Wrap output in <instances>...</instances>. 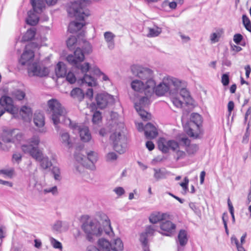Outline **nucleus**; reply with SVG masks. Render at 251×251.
<instances>
[{
    "mask_svg": "<svg viewBox=\"0 0 251 251\" xmlns=\"http://www.w3.org/2000/svg\"><path fill=\"white\" fill-rule=\"evenodd\" d=\"M74 157L75 160L80 164H82L83 165V163L84 162H86V157L79 151H75L74 154Z\"/></svg>",
    "mask_w": 251,
    "mask_h": 251,
    "instance_id": "nucleus-45",
    "label": "nucleus"
},
{
    "mask_svg": "<svg viewBox=\"0 0 251 251\" xmlns=\"http://www.w3.org/2000/svg\"><path fill=\"white\" fill-rule=\"evenodd\" d=\"M243 39V36L240 34H236L234 35L233 41L237 44H239Z\"/></svg>",
    "mask_w": 251,
    "mask_h": 251,
    "instance_id": "nucleus-63",
    "label": "nucleus"
},
{
    "mask_svg": "<svg viewBox=\"0 0 251 251\" xmlns=\"http://www.w3.org/2000/svg\"><path fill=\"white\" fill-rule=\"evenodd\" d=\"M85 167L86 166L85 165H83L82 164H80L79 165H75V170L76 171V173H77L79 174H82L84 173L85 172Z\"/></svg>",
    "mask_w": 251,
    "mask_h": 251,
    "instance_id": "nucleus-59",
    "label": "nucleus"
},
{
    "mask_svg": "<svg viewBox=\"0 0 251 251\" xmlns=\"http://www.w3.org/2000/svg\"><path fill=\"white\" fill-rule=\"evenodd\" d=\"M23 155L19 152H15L12 156L11 161L13 163L19 164L22 161Z\"/></svg>",
    "mask_w": 251,
    "mask_h": 251,
    "instance_id": "nucleus-44",
    "label": "nucleus"
},
{
    "mask_svg": "<svg viewBox=\"0 0 251 251\" xmlns=\"http://www.w3.org/2000/svg\"><path fill=\"white\" fill-rule=\"evenodd\" d=\"M153 171L154 172V177L156 180L164 178L165 177V172L162 171L161 169H154Z\"/></svg>",
    "mask_w": 251,
    "mask_h": 251,
    "instance_id": "nucleus-43",
    "label": "nucleus"
},
{
    "mask_svg": "<svg viewBox=\"0 0 251 251\" xmlns=\"http://www.w3.org/2000/svg\"><path fill=\"white\" fill-rule=\"evenodd\" d=\"M83 50L77 48L74 51V54L69 55L67 57V61L76 68L78 69L82 73H86L90 69V65L88 63L81 64L84 59V53L90 54L92 52L91 45L87 41L84 42Z\"/></svg>",
    "mask_w": 251,
    "mask_h": 251,
    "instance_id": "nucleus-5",
    "label": "nucleus"
},
{
    "mask_svg": "<svg viewBox=\"0 0 251 251\" xmlns=\"http://www.w3.org/2000/svg\"><path fill=\"white\" fill-rule=\"evenodd\" d=\"M155 226H149L146 228L145 234L147 235H152L155 231Z\"/></svg>",
    "mask_w": 251,
    "mask_h": 251,
    "instance_id": "nucleus-56",
    "label": "nucleus"
},
{
    "mask_svg": "<svg viewBox=\"0 0 251 251\" xmlns=\"http://www.w3.org/2000/svg\"><path fill=\"white\" fill-rule=\"evenodd\" d=\"M55 72L58 77L65 76L67 74V69L65 64L62 62H58L56 66Z\"/></svg>",
    "mask_w": 251,
    "mask_h": 251,
    "instance_id": "nucleus-23",
    "label": "nucleus"
},
{
    "mask_svg": "<svg viewBox=\"0 0 251 251\" xmlns=\"http://www.w3.org/2000/svg\"><path fill=\"white\" fill-rule=\"evenodd\" d=\"M48 110L51 114V118L57 130L58 129V124L63 122L66 126L77 130L79 133L81 140L84 142H88L91 139V134L87 126H78L73 123L70 118L66 116L67 111L56 99H51L48 101Z\"/></svg>",
    "mask_w": 251,
    "mask_h": 251,
    "instance_id": "nucleus-1",
    "label": "nucleus"
},
{
    "mask_svg": "<svg viewBox=\"0 0 251 251\" xmlns=\"http://www.w3.org/2000/svg\"><path fill=\"white\" fill-rule=\"evenodd\" d=\"M147 30L148 32L146 36L150 38L157 37L162 32V28L157 26H154L152 27H148Z\"/></svg>",
    "mask_w": 251,
    "mask_h": 251,
    "instance_id": "nucleus-25",
    "label": "nucleus"
},
{
    "mask_svg": "<svg viewBox=\"0 0 251 251\" xmlns=\"http://www.w3.org/2000/svg\"><path fill=\"white\" fill-rule=\"evenodd\" d=\"M67 80L70 83L73 84L76 81V78L75 75L72 72H69L66 75Z\"/></svg>",
    "mask_w": 251,
    "mask_h": 251,
    "instance_id": "nucleus-55",
    "label": "nucleus"
},
{
    "mask_svg": "<svg viewBox=\"0 0 251 251\" xmlns=\"http://www.w3.org/2000/svg\"><path fill=\"white\" fill-rule=\"evenodd\" d=\"M199 147L196 144H190L187 146L186 151L189 155L195 154L198 150Z\"/></svg>",
    "mask_w": 251,
    "mask_h": 251,
    "instance_id": "nucleus-41",
    "label": "nucleus"
},
{
    "mask_svg": "<svg viewBox=\"0 0 251 251\" xmlns=\"http://www.w3.org/2000/svg\"><path fill=\"white\" fill-rule=\"evenodd\" d=\"M14 143L21 141L23 138V134L19 130L13 129Z\"/></svg>",
    "mask_w": 251,
    "mask_h": 251,
    "instance_id": "nucleus-42",
    "label": "nucleus"
},
{
    "mask_svg": "<svg viewBox=\"0 0 251 251\" xmlns=\"http://www.w3.org/2000/svg\"><path fill=\"white\" fill-rule=\"evenodd\" d=\"M87 158L86 157V162L83 163V165L86 168L94 170L95 169V164L98 160V154L97 152L90 151L86 152Z\"/></svg>",
    "mask_w": 251,
    "mask_h": 251,
    "instance_id": "nucleus-17",
    "label": "nucleus"
},
{
    "mask_svg": "<svg viewBox=\"0 0 251 251\" xmlns=\"http://www.w3.org/2000/svg\"><path fill=\"white\" fill-rule=\"evenodd\" d=\"M201 123L202 118L201 116L198 113H192L191 115L189 127L186 131L187 134L190 137L197 138L198 136V133L193 128L198 130Z\"/></svg>",
    "mask_w": 251,
    "mask_h": 251,
    "instance_id": "nucleus-10",
    "label": "nucleus"
},
{
    "mask_svg": "<svg viewBox=\"0 0 251 251\" xmlns=\"http://www.w3.org/2000/svg\"><path fill=\"white\" fill-rule=\"evenodd\" d=\"M33 9L37 13H41L45 7L43 0H30Z\"/></svg>",
    "mask_w": 251,
    "mask_h": 251,
    "instance_id": "nucleus-24",
    "label": "nucleus"
},
{
    "mask_svg": "<svg viewBox=\"0 0 251 251\" xmlns=\"http://www.w3.org/2000/svg\"><path fill=\"white\" fill-rule=\"evenodd\" d=\"M82 229L86 235L87 239L92 242L95 237L100 236L103 233L110 236H113L110 220L103 213H99L96 218L87 220L82 226Z\"/></svg>",
    "mask_w": 251,
    "mask_h": 251,
    "instance_id": "nucleus-2",
    "label": "nucleus"
},
{
    "mask_svg": "<svg viewBox=\"0 0 251 251\" xmlns=\"http://www.w3.org/2000/svg\"><path fill=\"white\" fill-rule=\"evenodd\" d=\"M35 28L34 27L30 28L29 29L27 30L23 36V40L24 41H29L32 40L35 36Z\"/></svg>",
    "mask_w": 251,
    "mask_h": 251,
    "instance_id": "nucleus-38",
    "label": "nucleus"
},
{
    "mask_svg": "<svg viewBox=\"0 0 251 251\" xmlns=\"http://www.w3.org/2000/svg\"><path fill=\"white\" fill-rule=\"evenodd\" d=\"M140 241L142 243L143 248L147 247V235L145 233H142L140 235Z\"/></svg>",
    "mask_w": 251,
    "mask_h": 251,
    "instance_id": "nucleus-60",
    "label": "nucleus"
},
{
    "mask_svg": "<svg viewBox=\"0 0 251 251\" xmlns=\"http://www.w3.org/2000/svg\"><path fill=\"white\" fill-rule=\"evenodd\" d=\"M123 249L124 245L122 241L120 239L117 238L114 240L111 250L114 251H123Z\"/></svg>",
    "mask_w": 251,
    "mask_h": 251,
    "instance_id": "nucleus-35",
    "label": "nucleus"
},
{
    "mask_svg": "<svg viewBox=\"0 0 251 251\" xmlns=\"http://www.w3.org/2000/svg\"><path fill=\"white\" fill-rule=\"evenodd\" d=\"M77 39L75 36H71L67 40V45L68 48L72 49L74 46L76 44Z\"/></svg>",
    "mask_w": 251,
    "mask_h": 251,
    "instance_id": "nucleus-49",
    "label": "nucleus"
},
{
    "mask_svg": "<svg viewBox=\"0 0 251 251\" xmlns=\"http://www.w3.org/2000/svg\"><path fill=\"white\" fill-rule=\"evenodd\" d=\"M11 95L16 100H23L25 97V93L24 91L16 89L13 90Z\"/></svg>",
    "mask_w": 251,
    "mask_h": 251,
    "instance_id": "nucleus-34",
    "label": "nucleus"
},
{
    "mask_svg": "<svg viewBox=\"0 0 251 251\" xmlns=\"http://www.w3.org/2000/svg\"><path fill=\"white\" fill-rule=\"evenodd\" d=\"M71 96L74 99L78 101L82 100L84 97V94L82 90L79 88L73 89L71 92Z\"/></svg>",
    "mask_w": 251,
    "mask_h": 251,
    "instance_id": "nucleus-29",
    "label": "nucleus"
},
{
    "mask_svg": "<svg viewBox=\"0 0 251 251\" xmlns=\"http://www.w3.org/2000/svg\"><path fill=\"white\" fill-rule=\"evenodd\" d=\"M131 70L133 75L148 83V89L151 90L152 88H155V82L153 79L152 70L136 65L132 66Z\"/></svg>",
    "mask_w": 251,
    "mask_h": 251,
    "instance_id": "nucleus-6",
    "label": "nucleus"
},
{
    "mask_svg": "<svg viewBox=\"0 0 251 251\" xmlns=\"http://www.w3.org/2000/svg\"><path fill=\"white\" fill-rule=\"evenodd\" d=\"M13 129L9 130L3 133L2 140L5 143H14Z\"/></svg>",
    "mask_w": 251,
    "mask_h": 251,
    "instance_id": "nucleus-30",
    "label": "nucleus"
},
{
    "mask_svg": "<svg viewBox=\"0 0 251 251\" xmlns=\"http://www.w3.org/2000/svg\"><path fill=\"white\" fill-rule=\"evenodd\" d=\"M144 131L146 137L149 139H153L158 135L156 128L150 123L145 126Z\"/></svg>",
    "mask_w": 251,
    "mask_h": 251,
    "instance_id": "nucleus-20",
    "label": "nucleus"
},
{
    "mask_svg": "<svg viewBox=\"0 0 251 251\" xmlns=\"http://www.w3.org/2000/svg\"><path fill=\"white\" fill-rule=\"evenodd\" d=\"M167 215L159 212H154L149 217V221L152 224H156L165 219Z\"/></svg>",
    "mask_w": 251,
    "mask_h": 251,
    "instance_id": "nucleus-21",
    "label": "nucleus"
},
{
    "mask_svg": "<svg viewBox=\"0 0 251 251\" xmlns=\"http://www.w3.org/2000/svg\"><path fill=\"white\" fill-rule=\"evenodd\" d=\"M43 192L45 194L50 193L53 195H56L58 194L57 187V186H54L52 187L44 189L43 190Z\"/></svg>",
    "mask_w": 251,
    "mask_h": 251,
    "instance_id": "nucleus-53",
    "label": "nucleus"
},
{
    "mask_svg": "<svg viewBox=\"0 0 251 251\" xmlns=\"http://www.w3.org/2000/svg\"><path fill=\"white\" fill-rule=\"evenodd\" d=\"M97 104L99 108L102 109L110 103L114 102V98L113 96L108 94H98L96 98Z\"/></svg>",
    "mask_w": 251,
    "mask_h": 251,
    "instance_id": "nucleus-15",
    "label": "nucleus"
},
{
    "mask_svg": "<svg viewBox=\"0 0 251 251\" xmlns=\"http://www.w3.org/2000/svg\"><path fill=\"white\" fill-rule=\"evenodd\" d=\"M62 226V222L60 221H56L52 226L54 230L60 232Z\"/></svg>",
    "mask_w": 251,
    "mask_h": 251,
    "instance_id": "nucleus-58",
    "label": "nucleus"
},
{
    "mask_svg": "<svg viewBox=\"0 0 251 251\" xmlns=\"http://www.w3.org/2000/svg\"><path fill=\"white\" fill-rule=\"evenodd\" d=\"M33 123L38 128V131L41 133L47 132L46 128L44 127L45 122L44 115L40 112H36L34 115Z\"/></svg>",
    "mask_w": 251,
    "mask_h": 251,
    "instance_id": "nucleus-16",
    "label": "nucleus"
},
{
    "mask_svg": "<svg viewBox=\"0 0 251 251\" xmlns=\"http://www.w3.org/2000/svg\"><path fill=\"white\" fill-rule=\"evenodd\" d=\"M135 108L143 120H148L151 118V115L143 109V107H141V106L139 105L137 103H135Z\"/></svg>",
    "mask_w": 251,
    "mask_h": 251,
    "instance_id": "nucleus-28",
    "label": "nucleus"
},
{
    "mask_svg": "<svg viewBox=\"0 0 251 251\" xmlns=\"http://www.w3.org/2000/svg\"><path fill=\"white\" fill-rule=\"evenodd\" d=\"M171 100L173 104L177 108H181L183 102L179 99L178 96L176 94H171Z\"/></svg>",
    "mask_w": 251,
    "mask_h": 251,
    "instance_id": "nucleus-36",
    "label": "nucleus"
},
{
    "mask_svg": "<svg viewBox=\"0 0 251 251\" xmlns=\"http://www.w3.org/2000/svg\"><path fill=\"white\" fill-rule=\"evenodd\" d=\"M231 242L232 244H234L236 245L238 251H246L242 245L240 244L237 238L234 235L231 237Z\"/></svg>",
    "mask_w": 251,
    "mask_h": 251,
    "instance_id": "nucleus-46",
    "label": "nucleus"
},
{
    "mask_svg": "<svg viewBox=\"0 0 251 251\" xmlns=\"http://www.w3.org/2000/svg\"><path fill=\"white\" fill-rule=\"evenodd\" d=\"M37 47V45L34 43H31L25 46L24 51L21 55L19 59V63L23 66H27V68L33 63L34 58V51L31 48Z\"/></svg>",
    "mask_w": 251,
    "mask_h": 251,
    "instance_id": "nucleus-9",
    "label": "nucleus"
},
{
    "mask_svg": "<svg viewBox=\"0 0 251 251\" xmlns=\"http://www.w3.org/2000/svg\"><path fill=\"white\" fill-rule=\"evenodd\" d=\"M229 76L227 74H223L222 76V82L224 86H226L229 83Z\"/></svg>",
    "mask_w": 251,
    "mask_h": 251,
    "instance_id": "nucleus-61",
    "label": "nucleus"
},
{
    "mask_svg": "<svg viewBox=\"0 0 251 251\" xmlns=\"http://www.w3.org/2000/svg\"><path fill=\"white\" fill-rule=\"evenodd\" d=\"M178 83L177 85H175L174 87L173 94H176L177 96L180 95L184 100H187L190 98V93L186 88V83L177 79Z\"/></svg>",
    "mask_w": 251,
    "mask_h": 251,
    "instance_id": "nucleus-13",
    "label": "nucleus"
},
{
    "mask_svg": "<svg viewBox=\"0 0 251 251\" xmlns=\"http://www.w3.org/2000/svg\"><path fill=\"white\" fill-rule=\"evenodd\" d=\"M117 155L114 152H110L108 153L105 156L106 160L108 162H112L117 159Z\"/></svg>",
    "mask_w": 251,
    "mask_h": 251,
    "instance_id": "nucleus-52",
    "label": "nucleus"
},
{
    "mask_svg": "<svg viewBox=\"0 0 251 251\" xmlns=\"http://www.w3.org/2000/svg\"><path fill=\"white\" fill-rule=\"evenodd\" d=\"M98 244L99 248L102 251H110L112 248V244L108 240L103 238L100 239Z\"/></svg>",
    "mask_w": 251,
    "mask_h": 251,
    "instance_id": "nucleus-27",
    "label": "nucleus"
},
{
    "mask_svg": "<svg viewBox=\"0 0 251 251\" xmlns=\"http://www.w3.org/2000/svg\"><path fill=\"white\" fill-rule=\"evenodd\" d=\"M50 69L42 62L35 61L27 68V72L29 76L45 77L49 75Z\"/></svg>",
    "mask_w": 251,
    "mask_h": 251,
    "instance_id": "nucleus-8",
    "label": "nucleus"
},
{
    "mask_svg": "<svg viewBox=\"0 0 251 251\" xmlns=\"http://www.w3.org/2000/svg\"><path fill=\"white\" fill-rule=\"evenodd\" d=\"M15 170L13 168L9 169H3L0 170V175H2L4 177L12 178L14 174Z\"/></svg>",
    "mask_w": 251,
    "mask_h": 251,
    "instance_id": "nucleus-39",
    "label": "nucleus"
},
{
    "mask_svg": "<svg viewBox=\"0 0 251 251\" xmlns=\"http://www.w3.org/2000/svg\"><path fill=\"white\" fill-rule=\"evenodd\" d=\"M158 147L164 153L168 152L169 150L175 151L179 148L178 143L174 140L159 141L158 142Z\"/></svg>",
    "mask_w": 251,
    "mask_h": 251,
    "instance_id": "nucleus-14",
    "label": "nucleus"
},
{
    "mask_svg": "<svg viewBox=\"0 0 251 251\" xmlns=\"http://www.w3.org/2000/svg\"><path fill=\"white\" fill-rule=\"evenodd\" d=\"M80 80L82 83L87 84L88 86H93L96 85L95 79L92 76L87 74H84Z\"/></svg>",
    "mask_w": 251,
    "mask_h": 251,
    "instance_id": "nucleus-32",
    "label": "nucleus"
},
{
    "mask_svg": "<svg viewBox=\"0 0 251 251\" xmlns=\"http://www.w3.org/2000/svg\"><path fill=\"white\" fill-rule=\"evenodd\" d=\"M148 83H145L142 80L134 79L131 82V87L132 89L136 92L139 93H144L145 95H151L154 93V88L151 90L148 89Z\"/></svg>",
    "mask_w": 251,
    "mask_h": 251,
    "instance_id": "nucleus-11",
    "label": "nucleus"
},
{
    "mask_svg": "<svg viewBox=\"0 0 251 251\" xmlns=\"http://www.w3.org/2000/svg\"><path fill=\"white\" fill-rule=\"evenodd\" d=\"M29 144H23L22 146H31L32 147H38L40 142V139L38 136L33 135L28 140Z\"/></svg>",
    "mask_w": 251,
    "mask_h": 251,
    "instance_id": "nucleus-37",
    "label": "nucleus"
},
{
    "mask_svg": "<svg viewBox=\"0 0 251 251\" xmlns=\"http://www.w3.org/2000/svg\"><path fill=\"white\" fill-rule=\"evenodd\" d=\"M104 38L107 43L108 48L112 50L114 48V38L115 35L110 31H106L104 33Z\"/></svg>",
    "mask_w": 251,
    "mask_h": 251,
    "instance_id": "nucleus-22",
    "label": "nucleus"
},
{
    "mask_svg": "<svg viewBox=\"0 0 251 251\" xmlns=\"http://www.w3.org/2000/svg\"><path fill=\"white\" fill-rule=\"evenodd\" d=\"M146 97H143L139 100V102L137 103L139 105H140L141 107H145L148 105L150 103V100L149 99V97L151 95H146Z\"/></svg>",
    "mask_w": 251,
    "mask_h": 251,
    "instance_id": "nucleus-48",
    "label": "nucleus"
},
{
    "mask_svg": "<svg viewBox=\"0 0 251 251\" xmlns=\"http://www.w3.org/2000/svg\"><path fill=\"white\" fill-rule=\"evenodd\" d=\"M114 192H115V193L117 195H118L119 196H122L125 192V190L124 189V188L123 187H118L115 188L114 189Z\"/></svg>",
    "mask_w": 251,
    "mask_h": 251,
    "instance_id": "nucleus-64",
    "label": "nucleus"
},
{
    "mask_svg": "<svg viewBox=\"0 0 251 251\" xmlns=\"http://www.w3.org/2000/svg\"><path fill=\"white\" fill-rule=\"evenodd\" d=\"M91 3L89 0H74L69 4L67 10L69 15L75 17L76 20L71 22L68 26V30L75 33L81 29L85 25V19L90 15L89 10L86 7Z\"/></svg>",
    "mask_w": 251,
    "mask_h": 251,
    "instance_id": "nucleus-3",
    "label": "nucleus"
},
{
    "mask_svg": "<svg viewBox=\"0 0 251 251\" xmlns=\"http://www.w3.org/2000/svg\"><path fill=\"white\" fill-rule=\"evenodd\" d=\"M35 11H29L28 12V18L26 19L27 24L31 25H36L39 21V17L35 14Z\"/></svg>",
    "mask_w": 251,
    "mask_h": 251,
    "instance_id": "nucleus-26",
    "label": "nucleus"
},
{
    "mask_svg": "<svg viewBox=\"0 0 251 251\" xmlns=\"http://www.w3.org/2000/svg\"><path fill=\"white\" fill-rule=\"evenodd\" d=\"M39 162L40 167L43 170H47L52 166L51 162L47 156H44Z\"/></svg>",
    "mask_w": 251,
    "mask_h": 251,
    "instance_id": "nucleus-33",
    "label": "nucleus"
},
{
    "mask_svg": "<svg viewBox=\"0 0 251 251\" xmlns=\"http://www.w3.org/2000/svg\"><path fill=\"white\" fill-rule=\"evenodd\" d=\"M243 23L246 29L250 32H251V23L249 18L246 15L242 16Z\"/></svg>",
    "mask_w": 251,
    "mask_h": 251,
    "instance_id": "nucleus-47",
    "label": "nucleus"
},
{
    "mask_svg": "<svg viewBox=\"0 0 251 251\" xmlns=\"http://www.w3.org/2000/svg\"><path fill=\"white\" fill-rule=\"evenodd\" d=\"M62 142L66 146L70 148L71 147V142L70 141V136L67 132H62L60 134Z\"/></svg>",
    "mask_w": 251,
    "mask_h": 251,
    "instance_id": "nucleus-40",
    "label": "nucleus"
},
{
    "mask_svg": "<svg viewBox=\"0 0 251 251\" xmlns=\"http://www.w3.org/2000/svg\"><path fill=\"white\" fill-rule=\"evenodd\" d=\"M21 116L22 119L25 122H30L32 116L31 108L26 105L22 106L20 109H18V113Z\"/></svg>",
    "mask_w": 251,
    "mask_h": 251,
    "instance_id": "nucleus-19",
    "label": "nucleus"
},
{
    "mask_svg": "<svg viewBox=\"0 0 251 251\" xmlns=\"http://www.w3.org/2000/svg\"><path fill=\"white\" fill-rule=\"evenodd\" d=\"M124 123L116 120H112L109 124V128L112 134L110 140L113 142L114 149L119 153H124L126 149V139L122 134L124 129Z\"/></svg>",
    "mask_w": 251,
    "mask_h": 251,
    "instance_id": "nucleus-4",
    "label": "nucleus"
},
{
    "mask_svg": "<svg viewBox=\"0 0 251 251\" xmlns=\"http://www.w3.org/2000/svg\"><path fill=\"white\" fill-rule=\"evenodd\" d=\"M160 229L165 232L161 233L166 236H170L171 234L174 232L176 228V226L170 221H166L162 222L160 224Z\"/></svg>",
    "mask_w": 251,
    "mask_h": 251,
    "instance_id": "nucleus-18",
    "label": "nucleus"
},
{
    "mask_svg": "<svg viewBox=\"0 0 251 251\" xmlns=\"http://www.w3.org/2000/svg\"><path fill=\"white\" fill-rule=\"evenodd\" d=\"M187 232L184 230H180L178 235V242L181 246H184L187 243Z\"/></svg>",
    "mask_w": 251,
    "mask_h": 251,
    "instance_id": "nucleus-31",
    "label": "nucleus"
},
{
    "mask_svg": "<svg viewBox=\"0 0 251 251\" xmlns=\"http://www.w3.org/2000/svg\"><path fill=\"white\" fill-rule=\"evenodd\" d=\"M52 173L54 175V178L55 180H59L61 179L60 170L57 167H53Z\"/></svg>",
    "mask_w": 251,
    "mask_h": 251,
    "instance_id": "nucleus-57",
    "label": "nucleus"
},
{
    "mask_svg": "<svg viewBox=\"0 0 251 251\" xmlns=\"http://www.w3.org/2000/svg\"><path fill=\"white\" fill-rule=\"evenodd\" d=\"M178 83L177 78L171 77H164L162 82L156 87L155 86L154 92L157 96H163L166 93L169 92L170 94H173L174 86L177 85Z\"/></svg>",
    "mask_w": 251,
    "mask_h": 251,
    "instance_id": "nucleus-7",
    "label": "nucleus"
},
{
    "mask_svg": "<svg viewBox=\"0 0 251 251\" xmlns=\"http://www.w3.org/2000/svg\"><path fill=\"white\" fill-rule=\"evenodd\" d=\"M176 152L175 157L176 160L183 159L186 157V153L183 151H181L179 148L175 151Z\"/></svg>",
    "mask_w": 251,
    "mask_h": 251,
    "instance_id": "nucleus-51",
    "label": "nucleus"
},
{
    "mask_svg": "<svg viewBox=\"0 0 251 251\" xmlns=\"http://www.w3.org/2000/svg\"><path fill=\"white\" fill-rule=\"evenodd\" d=\"M94 73L100 77H101V79L103 81H107L109 80L108 77L99 69V68L97 67H95L94 68Z\"/></svg>",
    "mask_w": 251,
    "mask_h": 251,
    "instance_id": "nucleus-50",
    "label": "nucleus"
},
{
    "mask_svg": "<svg viewBox=\"0 0 251 251\" xmlns=\"http://www.w3.org/2000/svg\"><path fill=\"white\" fill-rule=\"evenodd\" d=\"M21 148L25 153L29 154L36 161H39L44 156L43 151L38 147L21 146Z\"/></svg>",
    "mask_w": 251,
    "mask_h": 251,
    "instance_id": "nucleus-12",
    "label": "nucleus"
},
{
    "mask_svg": "<svg viewBox=\"0 0 251 251\" xmlns=\"http://www.w3.org/2000/svg\"><path fill=\"white\" fill-rule=\"evenodd\" d=\"M101 113L99 111H96L93 116L92 121L93 123L97 124L101 120Z\"/></svg>",
    "mask_w": 251,
    "mask_h": 251,
    "instance_id": "nucleus-54",
    "label": "nucleus"
},
{
    "mask_svg": "<svg viewBox=\"0 0 251 251\" xmlns=\"http://www.w3.org/2000/svg\"><path fill=\"white\" fill-rule=\"evenodd\" d=\"M32 164L31 163H29L27 167V169L29 173V175L30 176H34L37 171V169L36 167H35L33 170H32Z\"/></svg>",
    "mask_w": 251,
    "mask_h": 251,
    "instance_id": "nucleus-62",
    "label": "nucleus"
}]
</instances>
